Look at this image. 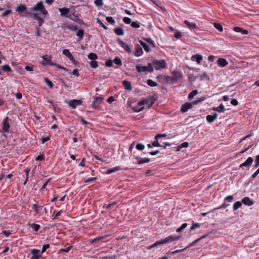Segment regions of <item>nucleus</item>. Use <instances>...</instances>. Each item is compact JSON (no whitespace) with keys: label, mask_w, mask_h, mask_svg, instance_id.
Instances as JSON below:
<instances>
[{"label":"nucleus","mask_w":259,"mask_h":259,"mask_svg":"<svg viewBox=\"0 0 259 259\" xmlns=\"http://www.w3.org/2000/svg\"><path fill=\"white\" fill-rule=\"evenodd\" d=\"M16 11L19 13H22L20 15L23 17H30V15L28 14H33L34 12L41 13L42 15H47L48 14V11L46 9L42 1H39L36 5L30 9V11H28V8L26 5L20 4L16 7Z\"/></svg>","instance_id":"obj_1"},{"label":"nucleus","mask_w":259,"mask_h":259,"mask_svg":"<svg viewBox=\"0 0 259 259\" xmlns=\"http://www.w3.org/2000/svg\"><path fill=\"white\" fill-rule=\"evenodd\" d=\"M136 70L138 72H149L152 73L154 71V68H153L152 64L151 63H148L147 66H142L141 65H137L136 66Z\"/></svg>","instance_id":"obj_2"},{"label":"nucleus","mask_w":259,"mask_h":259,"mask_svg":"<svg viewBox=\"0 0 259 259\" xmlns=\"http://www.w3.org/2000/svg\"><path fill=\"white\" fill-rule=\"evenodd\" d=\"M151 64H152L153 68L154 67L157 70L165 68L166 67V63L164 60H153Z\"/></svg>","instance_id":"obj_3"},{"label":"nucleus","mask_w":259,"mask_h":259,"mask_svg":"<svg viewBox=\"0 0 259 259\" xmlns=\"http://www.w3.org/2000/svg\"><path fill=\"white\" fill-rule=\"evenodd\" d=\"M180 237H177L172 235H170L166 238H165L164 239L160 240L159 241H157L155 242V243L157 245V246L169 243L170 242H172L174 240H178L179 239Z\"/></svg>","instance_id":"obj_4"},{"label":"nucleus","mask_w":259,"mask_h":259,"mask_svg":"<svg viewBox=\"0 0 259 259\" xmlns=\"http://www.w3.org/2000/svg\"><path fill=\"white\" fill-rule=\"evenodd\" d=\"M28 14L30 15V18L38 21L39 26H41L45 22L44 18H42L40 16V14H42L41 13H38L34 12L33 14Z\"/></svg>","instance_id":"obj_5"},{"label":"nucleus","mask_w":259,"mask_h":259,"mask_svg":"<svg viewBox=\"0 0 259 259\" xmlns=\"http://www.w3.org/2000/svg\"><path fill=\"white\" fill-rule=\"evenodd\" d=\"M154 101L151 97H149L148 98H144L139 102L140 105H143V106L146 105L148 108L151 107Z\"/></svg>","instance_id":"obj_6"},{"label":"nucleus","mask_w":259,"mask_h":259,"mask_svg":"<svg viewBox=\"0 0 259 259\" xmlns=\"http://www.w3.org/2000/svg\"><path fill=\"white\" fill-rule=\"evenodd\" d=\"M195 62L199 65H201L205 67H207V64L205 60H203V57L201 55L197 54L195 56Z\"/></svg>","instance_id":"obj_7"},{"label":"nucleus","mask_w":259,"mask_h":259,"mask_svg":"<svg viewBox=\"0 0 259 259\" xmlns=\"http://www.w3.org/2000/svg\"><path fill=\"white\" fill-rule=\"evenodd\" d=\"M171 77L175 83L180 79L183 76V73L182 72L178 70H174L171 72Z\"/></svg>","instance_id":"obj_8"},{"label":"nucleus","mask_w":259,"mask_h":259,"mask_svg":"<svg viewBox=\"0 0 259 259\" xmlns=\"http://www.w3.org/2000/svg\"><path fill=\"white\" fill-rule=\"evenodd\" d=\"M103 99L104 98L102 96L95 97V99L92 104V107L95 109H97L99 105L103 101Z\"/></svg>","instance_id":"obj_9"},{"label":"nucleus","mask_w":259,"mask_h":259,"mask_svg":"<svg viewBox=\"0 0 259 259\" xmlns=\"http://www.w3.org/2000/svg\"><path fill=\"white\" fill-rule=\"evenodd\" d=\"M42 61L41 63L44 65H52L54 66L55 63L51 61V57L48 55H44L42 57Z\"/></svg>","instance_id":"obj_10"},{"label":"nucleus","mask_w":259,"mask_h":259,"mask_svg":"<svg viewBox=\"0 0 259 259\" xmlns=\"http://www.w3.org/2000/svg\"><path fill=\"white\" fill-rule=\"evenodd\" d=\"M81 104V101L76 99L71 100L68 103V106L73 109H75L77 106L80 105Z\"/></svg>","instance_id":"obj_11"},{"label":"nucleus","mask_w":259,"mask_h":259,"mask_svg":"<svg viewBox=\"0 0 259 259\" xmlns=\"http://www.w3.org/2000/svg\"><path fill=\"white\" fill-rule=\"evenodd\" d=\"M117 42L120 45V47H121L124 49V50L126 52L128 53H131L132 52L131 48L127 44L124 42L121 39H118Z\"/></svg>","instance_id":"obj_12"},{"label":"nucleus","mask_w":259,"mask_h":259,"mask_svg":"<svg viewBox=\"0 0 259 259\" xmlns=\"http://www.w3.org/2000/svg\"><path fill=\"white\" fill-rule=\"evenodd\" d=\"M9 119L8 117H6L3 121L2 129L4 132L8 133L10 128V124L8 122Z\"/></svg>","instance_id":"obj_13"},{"label":"nucleus","mask_w":259,"mask_h":259,"mask_svg":"<svg viewBox=\"0 0 259 259\" xmlns=\"http://www.w3.org/2000/svg\"><path fill=\"white\" fill-rule=\"evenodd\" d=\"M194 104V102L189 103H185L184 104L182 105L181 107V111L183 113H185L188 111L189 109L192 108L193 107V105Z\"/></svg>","instance_id":"obj_14"},{"label":"nucleus","mask_w":259,"mask_h":259,"mask_svg":"<svg viewBox=\"0 0 259 259\" xmlns=\"http://www.w3.org/2000/svg\"><path fill=\"white\" fill-rule=\"evenodd\" d=\"M135 158L137 160V163L138 164H142L145 163H149L150 160L148 158H142L140 156H136Z\"/></svg>","instance_id":"obj_15"},{"label":"nucleus","mask_w":259,"mask_h":259,"mask_svg":"<svg viewBox=\"0 0 259 259\" xmlns=\"http://www.w3.org/2000/svg\"><path fill=\"white\" fill-rule=\"evenodd\" d=\"M59 12H60V14L62 16L68 18V16H69V15H68L69 13L70 10L68 8H60L59 9Z\"/></svg>","instance_id":"obj_16"},{"label":"nucleus","mask_w":259,"mask_h":259,"mask_svg":"<svg viewBox=\"0 0 259 259\" xmlns=\"http://www.w3.org/2000/svg\"><path fill=\"white\" fill-rule=\"evenodd\" d=\"M143 54V51L139 45H137L135 47V55L136 57H140L142 56Z\"/></svg>","instance_id":"obj_17"},{"label":"nucleus","mask_w":259,"mask_h":259,"mask_svg":"<svg viewBox=\"0 0 259 259\" xmlns=\"http://www.w3.org/2000/svg\"><path fill=\"white\" fill-rule=\"evenodd\" d=\"M253 161V159L252 157H249L246 160L245 162L241 164L239 167L240 168H241L243 166L248 167L252 163Z\"/></svg>","instance_id":"obj_18"},{"label":"nucleus","mask_w":259,"mask_h":259,"mask_svg":"<svg viewBox=\"0 0 259 259\" xmlns=\"http://www.w3.org/2000/svg\"><path fill=\"white\" fill-rule=\"evenodd\" d=\"M218 114L214 113L213 115H208L206 116V120L209 123L213 122L218 118Z\"/></svg>","instance_id":"obj_19"},{"label":"nucleus","mask_w":259,"mask_h":259,"mask_svg":"<svg viewBox=\"0 0 259 259\" xmlns=\"http://www.w3.org/2000/svg\"><path fill=\"white\" fill-rule=\"evenodd\" d=\"M31 253L32 254L34 255L37 258L39 259L42 256V252L37 249H33L31 250Z\"/></svg>","instance_id":"obj_20"},{"label":"nucleus","mask_w":259,"mask_h":259,"mask_svg":"<svg viewBox=\"0 0 259 259\" xmlns=\"http://www.w3.org/2000/svg\"><path fill=\"white\" fill-rule=\"evenodd\" d=\"M145 107L143 105H139V102L135 106L132 107L133 111L136 112H139L144 109Z\"/></svg>","instance_id":"obj_21"},{"label":"nucleus","mask_w":259,"mask_h":259,"mask_svg":"<svg viewBox=\"0 0 259 259\" xmlns=\"http://www.w3.org/2000/svg\"><path fill=\"white\" fill-rule=\"evenodd\" d=\"M217 62L218 66L221 67H224L228 64V61L225 59L224 58H219Z\"/></svg>","instance_id":"obj_22"},{"label":"nucleus","mask_w":259,"mask_h":259,"mask_svg":"<svg viewBox=\"0 0 259 259\" xmlns=\"http://www.w3.org/2000/svg\"><path fill=\"white\" fill-rule=\"evenodd\" d=\"M242 203L249 206L253 204V201L247 197H244L243 199H242Z\"/></svg>","instance_id":"obj_23"},{"label":"nucleus","mask_w":259,"mask_h":259,"mask_svg":"<svg viewBox=\"0 0 259 259\" xmlns=\"http://www.w3.org/2000/svg\"><path fill=\"white\" fill-rule=\"evenodd\" d=\"M234 30L237 32H240L243 34H248V31L247 30L242 29V28L239 27H235L234 28Z\"/></svg>","instance_id":"obj_24"},{"label":"nucleus","mask_w":259,"mask_h":259,"mask_svg":"<svg viewBox=\"0 0 259 259\" xmlns=\"http://www.w3.org/2000/svg\"><path fill=\"white\" fill-rule=\"evenodd\" d=\"M123 85L124 87V88L126 90L131 91L132 90V87L131 85V83L130 82L124 80L122 81Z\"/></svg>","instance_id":"obj_25"},{"label":"nucleus","mask_w":259,"mask_h":259,"mask_svg":"<svg viewBox=\"0 0 259 259\" xmlns=\"http://www.w3.org/2000/svg\"><path fill=\"white\" fill-rule=\"evenodd\" d=\"M121 169H122V168L120 166H116L113 168L108 169L106 171V174H110Z\"/></svg>","instance_id":"obj_26"},{"label":"nucleus","mask_w":259,"mask_h":259,"mask_svg":"<svg viewBox=\"0 0 259 259\" xmlns=\"http://www.w3.org/2000/svg\"><path fill=\"white\" fill-rule=\"evenodd\" d=\"M114 32L117 35H123L124 34V30L121 27H116L114 29Z\"/></svg>","instance_id":"obj_27"},{"label":"nucleus","mask_w":259,"mask_h":259,"mask_svg":"<svg viewBox=\"0 0 259 259\" xmlns=\"http://www.w3.org/2000/svg\"><path fill=\"white\" fill-rule=\"evenodd\" d=\"M139 42L147 53H149L151 51L149 46L147 44L142 40H140Z\"/></svg>","instance_id":"obj_28"},{"label":"nucleus","mask_w":259,"mask_h":259,"mask_svg":"<svg viewBox=\"0 0 259 259\" xmlns=\"http://www.w3.org/2000/svg\"><path fill=\"white\" fill-rule=\"evenodd\" d=\"M68 18L78 23H79L81 21V20L77 16V15L74 14H73L72 15L69 14Z\"/></svg>","instance_id":"obj_29"},{"label":"nucleus","mask_w":259,"mask_h":259,"mask_svg":"<svg viewBox=\"0 0 259 259\" xmlns=\"http://www.w3.org/2000/svg\"><path fill=\"white\" fill-rule=\"evenodd\" d=\"M29 226L34 231L37 232L38 231L39 229L40 228V226L38 224L32 223V224H29Z\"/></svg>","instance_id":"obj_30"},{"label":"nucleus","mask_w":259,"mask_h":259,"mask_svg":"<svg viewBox=\"0 0 259 259\" xmlns=\"http://www.w3.org/2000/svg\"><path fill=\"white\" fill-rule=\"evenodd\" d=\"M113 63L117 65L118 66H120L122 65V63L121 59L119 57H116L113 60Z\"/></svg>","instance_id":"obj_31"},{"label":"nucleus","mask_w":259,"mask_h":259,"mask_svg":"<svg viewBox=\"0 0 259 259\" xmlns=\"http://www.w3.org/2000/svg\"><path fill=\"white\" fill-rule=\"evenodd\" d=\"M76 34L78 37V40H80L81 39H82L83 35H84L83 30H81V29L78 30Z\"/></svg>","instance_id":"obj_32"},{"label":"nucleus","mask_w":259,"mask_h":259,"mask_svg":"<svg viewBox=\"0 0 259 259\" xmlns=\"http://www.w3.org/2000/svg\"><path fill=\"white\" fill-rule=\"evenodd\" d=\"M88 57L90 60H91L92 61H95L98 58L97 55L94 53H91L89 54Z\"/></svg>","instance_id":"obj_33"},{"label":"nucleus","mask_w":259,"mask_h":259,"mask_svg":"<svg viewBox=\"0 0 259 259\" xmlns=\"http://www.w3.org/2000/svg\"><path fill=\"white\" fill-rule=\"evenodd\" d=\"M104 238V236H101L99 237H97L96 238H94L93 239L90 240V242L93 244H97L98 243L101 239H103Z\"/></svg>","instance_id":"obj_34"},{"label":"nucleus","mask_w":259,"mask_h":259,"mask_svg":"<svg viewBox=\"0 0 259 259\" xmlns=\"http://www.w3.org/2000/svg\"><path fill=\"white\" fill-rule=\"evenodd\" d=\"M214 111L220 112H224L225 111L224 105L222 104L218 107L214 108Z\"/></svg>","instance_id":"obj_35"},{"label":"nucleus","mask_w":259,"mask_h":259,"mask_svg":"<svg viewBox=\"0 0 259 259\" xmlns=\"http://www.w3.org/2000/svg\"><path fill=\"white\" fill-rule=\"evenodd\" d=\"M44 82L51 88L52 89L54 87V84L52 83V82L48 78H44Z\"/></svg>","instance_id":"obj_36"},{"label":"nucleus","mask_w":259,"mask_h":259,"mask_svg":"<svg viewBox=\"0 0 259 259\" xmlns=\"http://www.w3.org/2000/svg\"><path fill=\"white\" fill-rule=\"evenodd\" d=\"M164 79H165V81L168 83H170V84L175 83V82L173 80V79H172L171 76H165Z\"/></svg>","instance_id":"obj_37"},{"label":"nucleus","mask_w":259,"mask_h":259,"mask_svg":"<svg viewBox=\"0 0 259 259\" xmlns=\"http://www.w3.org/2000/svg\"><path fill=\"white\" fill-rule=\"evenodd\" d=\"M54 66H56L57 68H59V69H62L63 70H64L65 71H67L69 73H71V71L70 70H69V69L67 68H65L63 66H62L61 65H59V64H56V63H55V65H54Z\"/></svg>","instance_id":"obj_38"},{"label":"nucleus","mask_w":259,"mask_h":259,"mask_svg":"<svg viewBox=\"0 0 259 259\" xmlns=\"http://www.w3.org/2000/svg\"><path fill=\"white\" fill-rule=\"evenodd\" d=\"M242 206V202L241 201H237L233 205V210H236Z\"/></svg>","instance_id":"obj_39"},{"label":"nucleus","mask_w":259,"mask_h":259,"mask_svg":"<svg viewBox=\"0 0 259 259\" xmlns=\"http://www.w3.org/2000/svg\"><path fill=\"white\" fill-rule=\"evenodd\" d=\"M2 69L5 72H11L12 71L11 68L8 65H3Z\"/></svg>","instance_id":"obj_40"},{"label":"nucleus","mask_w":259,"mask_h":259,"mask_svg":"<svg viewBox=\"0 0 259 259\" xmlns=\"http://www.w3.org/2000/svg\"><path fill=\"white\" fill-rule=\"evenodd\" d=\"M32 208L34 209L36 213H38L39 209L42 208V206H39L36 204H33L32 205Z\"/></svg>","instance_id":"obj_41"},{"label":"nucleus","mask_w":259,"mask_h":259,"mask_svg":"<svg viewBox=\"0 0 259 259\" xmlns=\"http://www.w3.org/2000/svg\"><path fill=\"white\" fill-rule=\"evenodd\" d=\"M147 83L149 86L152 87H156L157 85V83L151 79H148Z\"/></svg>","instance_id":"obj_42"},{"label":"nucleus","mask_w":259,"mask_h":259,"mask_svg":"<svg viewBox=\"0 0 259 259\" xmlns=\"http://www.w3.org/2000/svg\"><path fill=\"white\" fill-rule=\"evenodd\" d=\"M188 226V224L187 223H184L179 228H178L177 230H176V231L177 232H182L186 227L187 226Z\"/></svg>","instance_id":"obj_43"},{"label":"nucleus","mask_w":259,"mask_h":259,"mask_svg":"<svg viewBox=\"0 0 259 259\" xmlns=\"http://www.w3.org/2000/svg\"><path fill=\"white\" fill-rule=\"evenodd\" d=\"M214 27L218 30L219 31L222 32L223 30V27L222 25L218 23H213Z\"/></svg>","instance_id":"obj_44"},{"label":"nucleus","mask_w":259,"mask_h":259,"mask_svg":"<svg viewBox=\"0 0 259 259\" xmlns=\"http://www.w3.org/2000/svg\"><path fill=\"white\" fill-rule=\"evenodd\" d=\"M200 80H209L210 78L209 76L208 75V74L204 72L202 74L200 75Z\"/></svg>","instance_id":"obj_45"},{"label":"nucleus","mask_w":259,"mask_h":259,"mask_svg":"<svg viewBox=\"0 0 259 259\" xmlns=\"http://www.w3.org/2000/svg\"><path fill=\"white\" fill-rule=\"evenodd\" d=\"M143 39L151 45L153 48L155 47V43L151 38H144Z\"/></svg>","instance_id":"obj_46"},{"label":"nucleus","mask_w":259,"mask_h":259,"mask_svg":"<svg viewBox=\"0 0 259 259\" xmlns=\"http://www.w3.org/2000/svg\"><path fill=\"white\" fill-rule=\"evenodd\" d=\"M136 148L137 150L139 151H142L145 148V146L144 144L142 143H138L136 145Z\"/></svg>","instance_id":"obj_47"},{"label":"nucleus","mask_w":259,"mask_h":259,"mask_svg":"<svg viewBox=\"0 0 259 259\" xmlns=\"http://www.w3.org/2000/svg\"><path fill=\"white\" fill-rule=\"evenodd\" d=\"M117 204V202H114L112 203H110L108 204L106 207L105 208L106 210H110L113 209L114 206Z\"/></svg>","instance_id":"obj_48"},{"label":"nucleus","mask_w":259,"mask_h":259,"mask_svg":"<svg viewBox=\"0 0 259 259\" xmlns=\"http://www.w3.org/2000/svg\"><path fill=\"white\" fill-rule=\"evenodd\" d=\"M131 26L133 28H139L140 27V23L137 21H133L131 23Z\"/></svg>","instance_id":"obj_49"},{"label":"nucleus","mask_w":259,"mask_h":259,"mask_svg":"<svg viewBox=\"0 0 259 259\" xmlns=\"http://www.w3.org/2000/svg\"><path fill=\"white\" fill-rule=\"evenodd\" d=\"M155 139V140L152 143V145H153V146L160 147L161 146L158 141L159 139Z\"/></svg>","instance_id":"obj_50"},{"label":"nucleus","mask_w":259,"mask_h":259,"mask_svg":"<svg viewBox=\"0 0 259 259\" xmlns=\"http://www.w3.org/2000/svg\"><path fill=\"white\" fill-rule=\"evenodd\" d=\"M63 54L67 57L69 58L72 54L68 49H64L63 50Z\"/></svg>","instance_id":"obj_51"},{"label":"nucleus","mask_w":259,"mask_h":259,"mask_svg":"<svg viewBox=\"0 0 259 259\" xmlns=\"http://www.w3.org/2000/svg\"><path fill=\"white\" fill-rule=\"evenodd\" d=\"M90 64V67L93 68H96L98 66V62L95 60L91 61Z\"/></svg>","instance_id":"obj_52"},{"label":"nucleus","mask_w":259,"mask_h":259,"mask_svg":"<svg viewBox=\"0 0 259 259\" xmlns=\"http://www.w3.org/2000/svg\"><path fill=\"white\" fill-rule=\"evenodd\" d=\"M113 61L111 59H109L106 61L105 65L107 67H111L113 66Z\"/></svg>","instance_id":"obj_53"},{"label":"nucleus","mask_w":259,"mask_h":259,"mask_svg":"<svg viewBox=\"0 0 259 259\" xmlns=\"http://www.w3.org/2000/svg\"><path fill=\"white\" fill-rule=\"evenodd\" d=\"M106 20L109 23L111 24H113L115 23V20L112 17H107Z\"/></svg>","instance_id":"obj_54"},{"label":"nucleus","mask_w":259,"mask_h":259,"mask_svg":"<svg viewBox=\"0 0 259 259\" xmlns=\"http://www.w3.org/2000/svg\"><path fill=\"white\" fill-rule=\"evenodd\" d=\"M94 4L97 7H102L103 5L102 0H95Z\"/></svg>","instance_id":"obj_55"},{"label":"nucleus","mask_w":259,"mask_h":259,"mask_svg":"<svg viewBox=\"0 0 259 259\" xmlns=\"http://www.w3.org/2000/svg\"><path fill=\"white\" fill-rule=\"evenodd\" d=\"M45 157L44 155L41 154V155H39L37 156H36L35 157V159L36 161H42V160H45Z\"/></svg>","instance_id":"obj_56"},{"label":"nucleus","mask_w":259,"mask_h":259,"mask_svg":"<svg viewBox=\"0 0 259 259\" xmlns=\"http://www.w3.org/2000/svg\"><path fill=\"white\" fill-rule=\"evenodd\" d=\"M97 179V178L96 177H94V178H90L89 179H88L87 180H84L83 181V182L84 183H91V182H92L93 181H95Z\"/></svg>","instance_id":"obj_57"},{"label":"nucleus","mask_w":259,"mask_h":259,"mask_svg":"<svg viewBox=\"0 0 259 259\" xmlns=\"http://www.w3.org/2000/svg\"><path fill=\"white\" fill-rule=\"evenodd\" d=\"M12 13V11L11 10H6L4 13L2 14V17H5L7 16L8 15Z\"/></svg>","instance_id":"obj_58"},{"label":"nucleus","mask_w":259,"mask_h":259,"mask_svg":"<svg viewBox=\"0 0 259 259\" xmlns=\"http://www.w3.org/2000/svg\"><path fill=\"white\" fill-rule=\"evenodd\" d=\"M74 65H77L79 63L75 60L72 55L68 58Z\"/></svg>","instance_id":"obj_59"},{"label":"nucleus","mask_w":259,"mask_h":259,"mask_svg":"<svg viewBox=\"0 0 259 259\" xmlns=\"http://www.w3.org/2000/svg\"><path fill=\"white\" fill-rule=\"evenodd\" d=\"M206 99V97H202L198 99L195 100V105L202 102Z\"/></svg>","instance_id":"obj_60"},{"label":"nucleus","mask_w":259,"mask_h":259,"mask_svg":"<svg viewBox=\"0 0 259 259\" xmlns=\"http://www.w3.org/2000/svg\"><path fill=\"white\" fill-rule=\"evenodd\" d=\"M68 29L72 31H76L78 30L77 26L73 25L71 24H70V26L68 27Z\"/></svg>","instance_id":"obj_61"},{"label":"nucleus","mask_w":259,"mask_h":259,"mask_svg":"<svg viewBox=\"0 0 259 259\" xmlns=\"http://www.w3.org/2000/svg\"><path fill=\"white\" fill-rule=\"evenodd\" d=\"M184 22L190 28H194V23H191L187 20H185Z\"/></svg>","instance_id":"obj_62"},{"label":"nucleus","mask_w":259,"mask_h":259,"mask_svg":"<svg viewBox=\"0 0 259 259\" xmlns=\"http://www.w3.org/2000/svg\"><path fill=\"white\" fill-rule=\"evenodd\" d=\"M259 166V154L257 155L255 159V167L257 168Z\"/></svg>","instance_id":"obj_63"},{"label":"nucleus","mask_w":259,"mask_h":259,"mask_svg":"<svg viewBox=\"0 0 259 259\" xmlns=\"http://www.w3.org/2000/svg\"><path fill=\"white\" fill-rule=\"evenodd\" d=\"M123 21L125 23V24H130L132 23V21H131V18H128V17H124L123 19Z\"/></svg>","instance_id":"obj_64"}]
</instances>
